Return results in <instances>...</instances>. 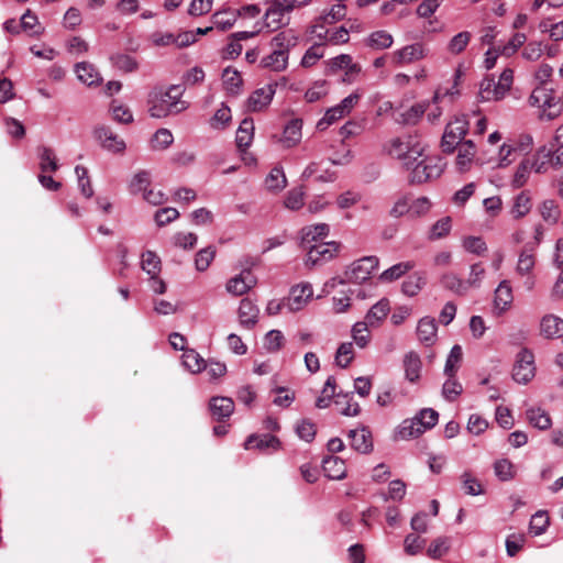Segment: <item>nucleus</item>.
<instances>
[{"instance_id": "nucleus-7", "label": "nucleus", "mask_w": 563, "mask_h": 563, "mask_svg": "<svg viewBox=\"0 0 563 563\" xmlns=\"http://www.w3.org/2000/svg\"><path fill=\"white\" fill-rule=\"evenodd\" d=\"M378 263L379 261L376 256H364L353 262L344 273L346 280L355 284L366 282L378 267Z\"/></svg>"}, {"instance_id": "nucleus-61", "label": "nucleus", "mask_w": 563, "mask_h": 563, "mask_svg": "<svg viewBox=\"0 0 563 563\" xmlns=\"http://www.w3.org/2000/svg\"><path fill=\"white\" fill-rule=\"evenodd\" d=\"M173 142L174 136L172 132L167 129H159L153 135L151 145L154 150H165L170 146Z\"/></svg>"}, {"instance_id": "nucleus-12", "label": "nucleus", "mask_w": 563, "mask_h": 563, "mask_svg": "<svg viewBox=\"0 0 563 563\" xmlns=\"http://www.w3.org/2000/svg\"><path fill=\"white\" fill-rule=\"evenodd\" d=\"M379 108L377 115L388 114L396 123L401 125H413L423 115L422 108Z\"/></svg>"}, {"instance_id": "nucleus-52", "label": "nucleus", "mask_w": 563, "mask_h": 563, "mask_svg": "<svg viewBox=\"0 0 563 563\" xmlns=\"http://www.w3.org/2000/svg\"><path fill=\"white\" fill-rule=\"evenodd\" d=\"M354 358V349L352 342H343L336 350L335 364L341 368H346Z\"/></svg>"}, {"instance_id": "nucleus-1", "label": "nucleus", "mask_w": 563, "mask_h": 563, "mask_svg": "<svg viewBox=\"0 0 563 563\" xmlns=\"http://www.w3.org/2000/svg\"><path fill=\"white\" fill-rule=\"evenodd\" d=\"M426 144L417 134H404L391 139L386 144L387 153L399 161L405 169H410L423 156Z\"/></svg>"}, {"instance_id": "nucleus-27", "label": "nucleus", "mask_w": 563, "mask_h": 563, "mask_svg": "<svg viewBox=\"0 0 563 563\" xmlns=\"http://www.w3.org/2000/svg\"><path fill=\"white\" fill-rule=\"evenodd\" d=\"M280 445V441L278 438H276L275 435H271V434H264V435H255V434H252L250 435L245 443H244V446L246 450H250V449H260V450H266V449H273V450H277Z\"/></svg>"}, {"instance_id": "nucleus-53", "label": "nucleus", "mask_w": 563, "mask_h": 563, "mask_svg": "<svg viewBox=\"0 0 563 563\" xmlns=\"http://www.w3.org/2000/svg\"><path fill=\"white\" fill-rule=\"evenodd\" d=\"M335 378L333 376L328 377L321 395L316 400V407L319 409L328 408L331 404V399L335 394Z\"/></svg>"}, {"instance_id": "nucleus-32", "label": "nucleus", "mask_w": 563, "mask_h": 563, "mask_svg": "<svg viewBox=\"0 0 563 563\" xmlns=\"http://www.w3.org/2000/svg\"><path fill=\"white\" fill-rule=\"evenodd\" d=\"M222 82L229 93L238 95L241 91L243 79L240 71L229 66L222 71Z\"/></svg>"}, {"instance_id": "nucleus-34", "label": "nucleus", "mask_w": 563, "mask_h": 563, "mask_svg": "<svg viewBox=\"0 0 563 563\" xmlns=\"http://www.w3.org/2000/svg\"><path fill=\"white\" fill-rule=\"evenodd\" d=\"M398 64H408L423 58L424 49L422 44L415 43L407 45L396 53Z\"/></svg>"}, {"instance_id": "nucleus-50", "label": "nucleus", "mask_w": 563, "mask_h": 563, "mask_svg": "<svg viewBox=\"0 0 563 563\" xmlns=\"http://www.w3.org/2000/svg\"><path fill=\"white\" fill-rule=\"evenodd\" d=\"M462 347L459 344L453 345V347L450 351V354L448 355L444 366V374L448 377H454L462 361Z\"/></svg>"}, {"instance_id": "nucleus-33", "label": "nucleus", "mask_w": 563, "mask_h": 563, "mask_svg": "<svg viewBox=\"0 0 563 563\" xmlns=\"http://www.w3.org/2000/svg\"><path fill=\"white\" fill-rule=\"evenodd\" d=\"M512 289L508 280H503L499 283L498 287L495 290L494 303L497 309L500 311L507 310L512 302Z\"/></svg>"}, {"instance_id": "nucleus-26", "label": "nucleus", "mask_w": 563, "mask_h": 563, "mask_svg": "<svg viewBox=\"0 0 563 563\" xmlns=\"http://www.w3.org/2000/svg\"><path fill=\"white\" fill-rule=\"evenodd\" d=\"M254 137V122L251 118H245L240 123V126L236 131V146L239 150L244 151L246 150Z\"/></svg>"}, {"instance_id": "nucleus-22", "label": "nucleus", "mask_w": 563, "mask_h": 563, "mask_svg": "<svg viewBox=\"0 0 563 563\" xmlns=\"http://www.w3.org/2000/svg\"><path fill=\"white\" fill-rule=\"evenodd\" d=\"M75 73L77 74L78 79L87 86L99 85L102 81V77L97 68L88 62L77 63L75 66Z\"/></svg>"}, {"instance_id": "nucleus-39", "label": "nucleus", "mask_w": 563, "mask_h": 563, "mask_svg": "<svg viewBox=\"0 0 563 563\" xmlns=\"http://www.w3.org/2000/svg\"><path fill=\"white\" fill-rule=\"evenodd\" d=\"M368 327L371 325L365 321H358L352 327L351 333L353 341L360 349L366 347L371 341Z\"/></svg>"}, {"instance_id": "nucleus-11", "label": "nucleus", "mask_w": 563, "mask_h": 563, "mask_svg": "<svg viewBox=\"0 0 563 563\" xmlns=\"http://www.w3.org/2000/svg\"><path fill=\"white\" fill-rule=\"evenodd\" d=\"M93 137L100 146L113 154H121L125 151L126 144L123 139L112 132L106 125H98L93 129Z\"/></svg>"}, {"instance_id": "nucleus-9", "label": "nucleus", "mask_w": 563, "mask_h": 563, "mask_svg": "<svg viewBox=\"0 0 563 563\" xmlns=\"http://www.w3.org/2000/svg\"><path fill=\"white\" fill-rule=\"evenodd\" d=\"M303 249L308 251L306 264L316 266L331 261L339 252L340 243L331 241L309 245Z\"/></svg>"}, {"instance_id": "nucleus-19", "label": "nucleus", "mask_w": 563, "mask_h": 563, "mask_svg": "<svg viewBox=\"0 0 563 563\" xmlns=\"http://www.w3.org/2000/svg\"><path fill=\"white\" fill-rule=\"evenodd\" d=\"M302 121L300 119L290 120L284 128L279 143L286 148L296 146L302 137Z\"/></svg>"}, {"instance_id": "nucleus-15", "label": "nucleus", "mask_w": 563, "mask_h": 563, "mask_svg": "<svg viewBox=\"0 0 563 563\" xmlns=\"http://www.w3.org/2000/svg\"><path fill=\"white\" fill-rule=\"evenodd\" d=\"M457 151L456 156V169L460 173H465L471 169L475 154H476V146L473 141L467 140L464 141L455 147Z\"/></svg>"}, {"instance_id": "nucleus-17", "label": "nucleus", "mask_w": 563, "mask_h": 563, "mask_svg": "<svg viewBox=\"0 0 563 563\" xmlns=\"http://www.w3.org/2000/svg\"><path fill=\"white\" fill-rule=\"evenodd\" d=\"M330 233V227L327 223H318L307 225L300 231V245L301 247H308L312 245V242L325 239Z\"/></svg>"}, {"instance_id": "nucleus-54", "label": "nucleus", "mask_w": 563, "mask_h": 563, "mask_svg": "<svg viewBox=\"0 0 563 563\" xmlns=\"http://www.w3.org/2000/svg\"><path fill=\"white\" fill-rule=\"evenodd\" d=\"M553 91L545 86L537 87L530 96L531 106H553Z\"/></svg>"}, {"instance_id": "nucleus-13", "label": "nucleus", "mask_w": 563, "mask_h": 563, "mask_svg": "<svg viewBox=\"0 0 563 563\" xmlns=\"http://www.w3.org/2000/svg\"><path fill=\"white\" fill-rule=\"evenodd\" d=\"M313 291L310 284L296 285L290 289L286 299V309L290 312L301 310L312 298Z\"/></svg>"}, {"instance_id": "nucleus-14", "label": "nucleus", "mask_w": 563, "mask_h": 563, "mask_svg": "<svg viewBox=\"0 0 563 563\" xmlns=\"http://www.w3.org/2000/svg\"><path fill=\"white\" fill-rule=\"evenodd\" d=\"M257 283L256 277L251 269H243L239 275L230 278L225 285V289L233 296H243L250 291Z\"/></svg>"}, {"instance_id": "nucleus-42", "label": "nucleus", "mask_w": 563, "mask_h": 563, "mask_svg": "<svg viewBox=\"0 0 563 563\" xmlns=\"http://www.w3.org/2000/svg\"><path fill=\"white\" fill-rule=\"evenodd\" d=\"M441 284L444 288L457 294L465 295L468 290L467 283L457 277L454 273H446L441 277Z\"/></svg>"}, {"instance_id": "nucleus-37", "label": "nucleus", "mask_w": 563, "mask_h": 563, "mask_svg": "<svg viewBox=\"0 0 563 563\" xmlns=\"http://www.w3.org/2000/svg\"><path fill=\"white\" fill-rule=\"evenodd\" d=\"M415 266H416V264L412 261L397 263V264L393 265L391 267H389L388 269L384 271L380 274L379 279L382 282H387V283L394 282V280L400 278L401 276H404L409 271H411Z\"/></svg>"}, {"instance_id": "nucleus-46", "label": "nucleus", "mask_w": 563, "mask_h": 563, "mask_svg": "<svg viewBox=\"0 0 563 563\" xmlns=\"http://www.w3.org/2000/svg\"><path fill=\"white\" fill-rule=\"evenodd\" d=\"M266 187L269 190H282L287 185V179L284 173L283 167L275 166L269 172L268 176L265 179Z\"/></svg>"}, {"instance_id": "nucleus-6", "label": "nucleus", "mask_w": 563, "mask_h": 563, "mask_svg": "<svg viewBox=\"0 0 563 563\" xmlns=\"http://www.w3.org/2000/svg\"><path fill=\"white\" fill-rule=\"evenodd\" d=\"M185 87L183 85H172L168 87H154L147 95V103L151 106H177L185 103L181 100Z\"/></svg>"}, {"instance_id": "nucleus-36", "label": "nucleus", "mask_w": 563, "mask_h": 563, "mask_svg": "<svg viewBox=\"0 0 563 563\" xmlns=\"http://www.w3.org/2000/svg\"><path fill=\"white\" fill-rule=\"evenodd\" d=\"M532 170L533 161L529 158L522 159L515 172L511 186L516 189L523 187L527 184Z\"/></svg>"}, {"instance_id": "nucleus-5", "label": "nucleus", "mask_w": 563, "mask_h": 563, "mask_svg": "<svg viewBox=\"0 0 563 563\" xmlns=\"http://www.w3.org/2000/svg\"><path fill=\"white\" fill-rule=\"evenodd\" d=\"M468 131V121L464 115L456 117L446 124L442 140L441 148L443 153L451 154L455 151L457 144L464 142L463 139Z\"/></svg>"}, {"instance_id": "nucleus-38", "label": "nucleus", "mask_w": 563, "mask_h": 563, "mask_svg": "<svg viewBox=\"0 0 563 563\" xmlns=\"http://www.w3.org/2000/svg\"><path fill=\"white\" fill-rule=\"evenodd\" d=\"M527 419L531 426L540 430H547L551 427L550 416L541 408H530L526 411Z\"/></svg>"}, {"instance_id": "nucleus-45", "label": "nucleus", "mask_w": 563, "mask_h": 563, "mask_svg": "<svg viewBox=\"0 0 563 563\" xmlns=\"http://www.w3.org/2000/svg\"><path fill=\"white\" fill-rule=\"evenodd\" d=\"M183 364L191 373H200L206 367V360L195 350H186L183 354Z\"/></svg>"}, {"instance_id": "nucleus-8", "label": "nucleus", "mask_w": 563, "mask_h": 563, "mask_svg": "<svg viewBox=\"0 0 563 563\" xmlns=\"http://www.w3.org/2000/svg\"><path fill=\"white\" fill-rule=\"evenodd\" d=\"M536 374L534 355L528 349H522L512 368V378L519 384L529 383Z\"/></svg>"}, {"instance_id": "nucleus-51", "label": "nucleus", "mask_w": 563, "mask_h": 563, "mask_svg": "<svg viewBox=\"0 0 563 563\" xmlns=\"http://www.w3.org/2000/svg\"><path fill=\"white\" fill-rule=\"evenodd\" d=\"M142 269L150 276L154 277L161 272V258L152 251L142 254Z\"/></svg>"}, {"instance_id": "nucleus-59", "label": "nucleus", "mask_w": 563, "mask_h": 563, "mask_svg": "<svg viewBox=\"0 0 563 563\" xmlns=\"http://www.w3.org/2000/svg\"><path fill=\"white\" fill-rule=\"evenodd\" d=\"M111 62L114 67L124 73H132L137 69V62L128 54L113 55L111 56Z\"/></svg>"}, {"instance_id": "nucleus-41", "label": "nucleus", "mask_w": 563, "mask_h": 563, "mask_svg": "<svg viewBox=\"0 0 563 563\" xmlns=\"http://www.w3.org/2000/svg\"><path fill=\"white\" fill-rule=\"evenodd\" d=\"M40 157V168L42 173L46 172H56L58 169V164L54 151L46 146H41L37 150Z\"/></svg>"}, {"instance_id": "nucleus-2", "label": "nucleus", "mask_w": 563, "mask_h": 563, "mask_svg": "<svg viewBox=\"0 0 563 563\" xmlns=\"http://www.w3.org/2000/svg\"><path fill=\"white\" fill-rule=\"evenodd\" d=\"M514 81V70L504 69L498 81L494 78H484L479 82L478 97L482 102H498L509 92Z\"/></svg>"}, {"instance_id": "nucleus-49", "label": "nucleus", "mask_w": 563, "mask_h": 563, "mask_svg": "<svg viewBox=\"0 0 563 563\" xmlns=\"http://www.w3.org/2000/svg\"><path fill=\"white\" fill-rule=\"evenodd\" d=\"M236 19H238V13L235 11L227 10V11L214 13L212 15V23H213L214 27H217L221 31H227V30H230L234 25Z\"/></svg>"}, {"instance_id": "nucleus-60", "label": "nucleus", "mask_w": 563, "mask_h": 563, "mask_svg": "<svg viewBox=\"0 0 563 563\" xmlns=\"http://www.w3.org/2000/svg\"><path fill=\"white\" fill-rule=\"evenodd\" d=\"M494 470L496 476L503 482L510 481L515 477L514 464L507 459L496 461Z\"/></svg>"}, {"instance_id": "nucleus-23", "label": "nucleus", "mask_w": 563, "mask_h": 563, "mask_svg": "<svg viewBox=\"0 0 563 563\" xmlns=\"http://www.w3.org/2000/svg\"><path fill=\"white\" fill-rule=\"evenodd\" d=\"M322 468L330 479H342L346 475L345 462L338 456H327L322 461Z\"/></svg>"}, {"instance_id": "nucleus-4", "label": "nucleus", "mask_w": 563, "mask_h": 563, "mask_svg": "<svg viewBox=\"0 0 563 563\" xmlns=\"http://www.w3.org/2000/svg\"><path fill=\"white\" fill-rule=\"evenodd\" d=\"M533 172L547 174L550 169L558 170L563 167V150L543 145L537 150L533 157Z\"/></svg>"}, {"instance_id": "nucleus-57", "label": "nucleus", "mask_w": 563, "mask_h": 563, "mask_svg": "<svg viewBox=\"0 0 563 563\" xmlns=\"http://www.w3.org/2000/svg\"><path fill=\"white\" fill-rule=\"evenodd\" d=\"M423 432V428H420L415 418H411L402 421L398 430V435L400 439L407 440L411 438H417Z\"/></svg>"}, {"instance_id": "nucleus-48", "label": "nucleus", "mask_w": 563, "mask_h": 563, "mask_svg": "<svg viewBox=\"0 0 563 563\" xmlns=\"http://www.w3.org/2000/svg\"><path fill=\"white\" fill-rule=\"evenodd\" d=\"M413 418L418 422V426L423 428V431L426 432L438 423L439 413L432 408H424L421 409Z\"/></svg>"}, {"instance_id": "nucleus-3", "label": "nucleus", "mask_w": 563, "mask_h": 563, "mask_svg": "<svg viewBox=\"0 0 563 563\" xmlns=\"http://www.w3.org/2000/svg\"><path fill=\"white\" fill-rule=\"evenodd\" d=\"M444 164L439 156H429L423 153L411 166L408 180L412 185L423 184L437 179L443 173Z\"/></svg>"}, {"instance_id": "nucleus-56", "label": "nucleus", "mask_w": 563, "mask_h": 563, "mask_svg": "<svg viewBox=\"0 0 563 563\" xmlns=\"http://www.w3.org/2000/svg\"><path fill=\"white\" fill-rule=\"evenodd\" d=\"M393 44V36L386 31L373 32L367 38V45L376 49H385Z\"/></svg>"}, {"instance_id": "nucleus-63", "label": "nucleus", "mask_w": 563, "mask_h": 563, "mask_svg": "<svg viewBox=\"0 0 563 563\" xmlns=\"http://www.w3.org/2000/svg\"><path fill=\"white\" fill-rule=\"evenodd\" d=\"M463 391L461 383L454 377H448L442 386V395L448 401H454Z\"/></svg>"}, {"instance_id": "nucleus-24", "label": "nucleus", "mask_w": 563, "mask_h": 563, "mask_svg": "<svg viewBox=\"0 0 563 563\" xmlns=\"http://www.w3.org/2000/svg\"><path fill=\"white\" fill-rule=\"evenodd\" d=\"M260 310L249 298H243L239 307V319L242 325L251 328L257 322Z\"/></svg>"}, {"instance_id": "nucleus-21", "label": "nucleus", "mask_w": 563, "mask_h": 563, "mask_svg": "<svg viewBox=\"0 0 563 563\" xmlns=\"http://www.w3.org/2000/svg\"><path fill=\"white\" fill-rule=\"evenodd\" d=\"M321 162H311L307 165L301 174L302 180H308L316 176V180L320 183H332L336 179V173L321 168Z\"/></svg>"}, {"instance_id": "nucleus-28", "label": "nucleus", "mask_w": 563, "mask_h": 563, "mask_svg": "<svg viewBox=\"0 0 563 563\" xmlns=\"http://www.w3.org/2000/svg\"><path fill=\"white\" fill-rule=\"evenodd\" d=\"M288 65V53L284 51L274 49L269 55L261 60L263 68H268L274 71H283Z\"/></svg>"}, {"instance_id": "nucleus-64", "label": "nucleus", "mask_w": 563, "mask_h": 563, "mask_svg": "<svg viewBox=\"0 0 563 563\" xmlns=\"http://www.w3.org/2000/svg\"><path fill=\"white\" fill-rule=\"evenodd\" d=\"M471 40V33L467 31H463L454 35L449 42L448 49L452 54L462 53Z\"/></svg>"}, {"instance_id": "nucleus-44", "label": "nucleus", "mask_w": 563, "mask_h": 563, "mask_svg": "<svg viewBox=\"0 0 563 563\" xmlns=\"http://www.w3.org/2000/svg\"><path fill=\"white\" fill-rule=\"evenodd\" d=\"M350 109L351 108H328L323 118L318 121L317 129L320 131H324L336 120L343 118L345 114H349Z\"/></svg>"}, {"instance_id": "nucleus-62", "label": "nucleus", "mask_w": 563, "mask_h": 563, "mask_svg": "<svg viewBox=\"0 0 563 563\" xmlns=\"http://www.w3.org/2000/svg\"><path fill=\"white\" fill-rule=\"evenodd\" d=\"M450 548L449 539L445 537L437 538L431 542L427 550V555L433 560L442 558Z\"/></svg>"}, {"instance_id": "nucleus-55", "label": "nucleus", "mask_w": 563, "mask_h": 563, "mask_svg": "<svg viewBox=\"0 0 563 563\" xmlns=\"http://www.w3.org/2000/svg\"><path fill=\"white\" fill-rule=\"evenodd\" d=\"M549 523L547 511L539 510L531 517L529 530L533 536H540L545 532Z\"/></svg>"}, {"instance_id": "nucleus-47", "label": "nucleus", "mask_w": 563, "mask_h": 563, "mask_svg": "<svg viewBox=\"0 0 563 563\" xmlns=\"http://www.w3.org/2000/svg\"><path fill=\"white\" fill-rule=\"evenodd\" d=\"M542 219L551 224H555L561 216L559 205L553 199L544 200L540 206Z\"/></svg>"}, {"instance_id": "nucleus-31", "label": "nucleus", "mask_w": 563, "mask_h": 563, "mask_svg": "<svg viewBox=\"0 0 563 563\" xmlns=\"http://www.w3.org/2000/svg\"><path fill=\"white\" fill-rule=\"evenodd\" d=\"M462 76L461 68H457L454 74V80L451 88L440 87L434 93V102H455V97L460 95L459 81Z\"/></svg>"}, {"instance_id": "nucleus-29", "label": "nucleus", "mask_w": 563, "mask_h": 563, "mask_svg": "<svg viewBox=\"0 0 563 563\" xmlns=\"http://www.w3.org/2000/svg\"><path fill=\"white\" fill-rule=\"evenodd\" d=\"M389 310L388 299L383 298L368 310L365 316V322L371 327H376L387 317Z\"/></svg>"}, {"instance_id": "nucleus-20", "label": "nucleus", "mask_w": 563, "mask_h": 563, "mask_svg": "<svg viewBox=\"0 0 563 563\" xmlns=\"http://www.w3.org/2000/svg\"><path fill=\"white\" fill-rule=\"evenodd\" d=\"M349 437L351 439V446L355 451L365 454L373 450L372 433L368 429L351 430Z\"/></svg>"}, {"instance_id": "nucleus-10", "label": "nucleus", "mask_w": 563, "mask_h": 563, "mask_svg": "<svg viewBox=\"0 0 563 563\" xmlns=\"http://www.w3.org/2000/svg\"><path fill=\"white\" fill-rule=\"evenodd\" d=\"M291 12V5L288 4V0L277 1L267 9L265 13V25L269 31H277L278 29L288 25L289 13Z\"/></svg>"}, {"instance_id": "nucleus-30", "label": "nucleus", "mask_w": 563, "mask_h": 563, "mask_svg": "<svg viewBox=\"0 0 563 563\" xmlns=\"http://www.w3.org/2000/svg\"><path fill=\"white\" fill-rule=\"evenodd\" d=\"M277 84H267L257 88L249 97L247 106H268L275 95Z\"/></svg>"}, {"instance_id": "nucleus-35", "label": "nucleus", "mask_w": 563, "mask_h": 563, "mask_svg": "<svg viewBox=\"0 0 563 563\" xmlns=\"http://www.w3.org/2000/svg\"><path fill=\"white\" fill-rule=\"evenodd\" d=\"M532 202L530 192L523 190L515 197L514 205L510 211L511 216L515 219H520L530 212Z\"/></svg>"}, {"instance_id": "nucleus-43", "label": "nucleus", "mask_w": 563, "mask_h": 563, "mask_svg": "<svg viewBox=\"0 0 563 563\" xmlns=\"http://www.w3.org/2000/svg\"><path fill=\"white\" fill-rule=\"evenodd\" d=\"M22 30L31 36H40L44 32V27L40 24L37 16L31 11L21 16Z\"/></svg>"}, {"instance_id": "nucleus-18", "label": "nucleus", "mask_w": 563, "mask_h": 563, "mask_svg": "<svg viewBox=\"0 0 563 563\" xmlns=\"http://www.w3.org/2000/svg\"><path fill=\"white\" fill-rule=\"evenodd\" d=\"M438 325L434 318H421L417 325V336L426 346L432 345L437 340Z\"/></svg>"}, {"instance_id": "nucleus-16", "label": "nucleus", "mask_w": 563, "mask_h": 563, "mask_svg": "<svg viewBox=\"0 0 563 563\" xmlns=\"http://www.w3.org/2000/svg\"><path fill=\"white\" fill-rule=\"evenodd\" d=\"M209 410L213 419L222 421L234 411V401L229 397L216 396L209 401Z\"/></svg>"}, {"instance_id": "nucleus-25", "label": "nucleus", "mask_w": 563, "mask_h": 563, "mask_svg": "<svg viewBox=\"0 0 563 563\" xmlns=\"http://www.w3.org/2000/svg\"><path fill=\"white\" fill-rule=\"evenodd\" d=\"M421 367V358L416 352H408L404 356L405 377L410 383H416L420 378Z\"/></svg>"}, {"instance_id": "nucleus-40", "label": "nucleus", "mask_w": 563, "mask_h": 563, "mask_svg": "<svg viewBox=\"0 0 563 563\" xmlns=\"http://www.w3.org/2000/svg\"><path fill=\"white\" fill-rule=\"evenodd\" d=\"M426 285V277L422 273L411 274L401 286L402 292L409 297L416 296Z\"/></svg>"}, {"instance_id": "nucleus-58", "label": "nucleus", "mask_w": 563, "mask_h": 563, "mask_svg": "<svg viewBox=\"0 0 563 563\" xmlns=\"http://www.w3.org/2000/svg\"><path fill=\"white\" fill-rule=\"evenodd\" d=\"M151 184V174L147 170L137 172L131 183H130V191L132 194L145 192L147 187Z\"/></svg>"}]
</instances>
